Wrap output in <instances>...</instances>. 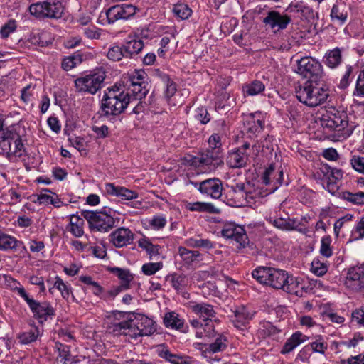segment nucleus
<instances>
[{"mask_svg":"<svg viewBox=\"0 0 364 364\" xmlns=\"http://www.w3.org/2000/svg\"><path fill=\"white\" fill-rule=\"evenodd\" d=\"M132 102L130 93L120 91L117 86L108 87L105 91L101 101L100 109L102 115L109 121L114 122L119 114L124 112L128 105Z\"/></svg>","mask_w":364,"mask_h":364,"instance_id":"nucleus-1","label":"nucleus"},{"mask_svg":"<svg viewBox=\"0 0 364 364\" xmlns=\"http://www.w3.org/2000/svg\"><path fill=\"white\" fill-rule=\"evenodd\" d=\"M296 97L308 107H316L326 102L329 97L328 90L320 87V82L306 81L296 87Z\"/></svg>","mask_w":364,"mask_h":364,"instance_id":"nucleus-2","label":"nucleus"},{"mask_svg":"<svg viewBox=\"0 0 364 364\" xmlns=\"http://www.w3.org/2000/svg\"><path fill=\"white\" fill-rule=\"evenodd\" d=\"M4 120L0 119V147L6 151V157L11 161L14 157L20 158L25 152L21 136L9 128L4 129Z\"/></svg>","mask_w":364,"mask_h":364,"instance_id":"nucleus-3","label":"nucleus"},{"mask_svg":"<svg viewBox=\"0 0 364 364\" xmlns=\"http://www.w3.org/2000/svg\"><path fill=\"white\" fill-rule=\"evenodd\" d=\"M288 273L285 270L270 267H258L252 272V276L262 284L277 289H283L287 282Z\"/></svg>","mask_w":364,"mask_h":364,"instance_id":"nucleus-4","label":"nucleus"},{"mask_svg":"<svg viewBox=\"0 0 364 364\" xmlns=\"http://www.w3.org/2000/svg\"><path fill=\"white\" fill-rule=\"evenodd\" d=\"M220 140V136L218 134L211 135L208 143L213 148L194 156L192 164L196 166H208L209 168L212 167L215 168L222 166L223 161L219 149L221 145Z\"/></svg>","mask_w":364,"mask_h":364,"instance_id":"nucleus-5","label":"nucleus"},{"mask_svg":"<svg viewBox=\"0 0 364 364\" xmlns=\"http://www.w3.org/2000/svg\"><path fill=\"white\" fill-rule=\"evenodd\" d=\"M104 210H106V208ZM81 215L87 220L91 230L103 232L109 231L120 221L119 218H114L106 210L100 212L82 210Z\"/></svg>","mask_w":364,"mask_h":364,"instance_id":"nucleus-6","label":"nucleus"},{"mask_svg":"<svg viewBox=\"0 0 364 364\" xmlns=\"http://www.w3.org/2000/svg\"><path fill=\"white\" fill-rule=\"evenodd\" d=\"M105 77V71L102 68L97 69L75 80L76 90L81 93L95 95L103 87Z\"/></svg>","mask_w":364,"mask_h":364,"instance_id":"nucleus-7","label":"nucleus"},{"mask_svg":"<svg viewBox=\"0 0 364 364\" xmlns=\"http://www.w3.org/2000/svg\"><path fill=\"white\" fill-rule=\"evenodd\" d=\"M28 9L32 16L39 19L60 18L64 12V6L57 0H47L32 4Z\"/></svg>","mask_w":364,"mask_h":364,"instance_id":"nucleus-8","label":"nucleus"},{"mask_svg":"<svg viewBox=\"0 0 364 364\" xmlns=\"http://www.w3.org/2000/svg\"><path fill=\"white\" fill-rule=\"evenodd\" d=\"M296 72L307 79L306 81L321 82L323 76L321 64L311 57H304L296 60Z\"/></svg>","mask_w":364,"mask_h":364,"instance_id":"nucleus-9","label":"nucleus"},{"mask_svg":"<svg viewBox=\"0 0 364 364\" xmlns=\"http://www.w3.org/2000/svg\"><path fill=\"white\" fill-rule=\"evenodd\" d=\"M17 291L29 306L33 316L38 319L41 323L47 321L49 316H53L55 314V309L50 303L47 301L38 302L31 298L23 287L18 288Z\"/></svg>","mask_w":364,"mask_h":364,"instance_id":"nucleus-10","label":"nucleus"},{"mask_svg":"<svg viewBox=\"0 0 364 364\" xmlns=\"http://www.w3.org/2000/svg\"><path fill=\"white\" fill-rule=\"evenodd\" d=\"M321 123L323 127L336 132H343V135L349 134L348 132L345 130L348 125V116L344 112L331 107L323 114Z\"/></svg>","mask_w":364,"mask_h":364,"instance_id":"nucleus-11","label":"nucleus"},{"mask_svg":"<svg viewBox=\"0 0 364 364\" xmlns=\"http://www.w3.org/2000/svg\"><path fill=\"white\" fill-rule=\"evenodd\" d=\"M129 338L150 336L156 331L154 321L144 315H132L129 318Z\"/></svg>","mask_w":364,"mask_h":364,"instance_id":"nucleus-12","label":"nucleus"},{"mask_svg":"<svg viewBox=\"0 0 364 364\" xmlns=\"http://www.w3.org/2000/svg\"><path fill=\"white\" fill-rule=\"evenodd\" d=\"M137 8L131 4H117L109 7L105 15L109 23H114L119 20H127L136 14Z\"/></svg>","mask_w":364,"mask_h":364,"instance_id":"nucleus-13","label":"nucleus"},{"mask_svg":"<svg viewBox=\"0 0 364 364\" xmlns=\"http://www.w3.org/2000/svg\"><path fill=\"white\" fill-rule=\"evenodd\" d=\"M344 284L353 291L364 293V264L350 267Z\"/></svg>","mask_w":364,"mask_h":364,"instance_id":"nucleus-14","label":"nucleus"},{"mask_svg":"<svg viewBox=\"0 0 364 364\" xmlns=\"http://www.w3.org/2000/svg\"><path fill=\"white\" fill-rule=\"evenodd\" d=\"M198 190L204 195L209 196L212 198L218 199L222 196L223 183L216 178H209L200 183L190 181Z\"/></svg>","mask_w":364,"mask_h":364,"instance_id":"nucleus-15","label":"nucleus"},{"mask_svg":"<svg viewBox=\"0 0 364 364\" xmlns=\"http://www.w3.org/2000/svg\"><path fill=\"white\" fill-rule=\"evenodd\" d=\"M222 235L230 239L238 244V248H243L249 243V239L245 229L240 225L233 223L225 225Z\"/></svg>","mask_w":364,"mask_h":364,"instance_id":"nucleus-16","label":"nucleus"},{"mask_svg":"<svg viewBox=\"0 0 364 364\" xmlns=\"http://www.w3.org/2000/svg\"><path fill=\"white\" fill-rule=\"evenodd\" d=\"M246 185L244 183H236L230 187L227 193L228 203L232 206L240 207L245 205V202H249Z\"/></svg>","mask_w":364,"mask_h":364,"instance_id":"nucleus-17","label":"nucleus"},{"mask_svg":"<svg viewBox=\"0 0 364 364\" xmlns=\"http://www.w3.org/2000/svg\"><path fill=\"white\" fill-rule=\"evenodd\" d=\"M262 182L265 185H272V189H277L284 183V173L281 169L276 171L274 164H270L263 173Z\"/></svg>","mask_w":364,"mask_h":364,"instance_id":"nucleus-18","label":"nucleus"},{"mask_svg":"<svg viewBox=\"0 0 364 364\" xmlns=\"http://www.w3.org/2000/svg\"><path fill=\"white\" fill-rule=\"evenodd\" d=\"M134 233L125 228H119L110 235V241L116 247H122L130 245L134 240Z\"/></svg>","mask_w":364,"mask_h":364,"instance_id":"nucleus-19","label":"nucleus"},{"mask_svg":"<svg viewBox=\"0 0 364 364\" xmlns=\"http://www.w3.org/2000/svg\"><path fill=\"white\" fill-rule=\"evenodd\" d=\"M105 191L109 195L119 197L125 200H136L139 198L137 192L125 187L115 186L111 183L105 184Z\"/></svg>","mask_w":364,"mask_h":364,"instance_id":"nucleus-20","label":"nucleus"},{"mask_svg":"<svg viewBox=\"0 0 364 364\" xmlns=\"http://www.w3.org/2000/svg\"><path fill=\"white\" fill-rule=\"evenodd\" d=\"M232 312L234 316L231 318V321L234 326L238 329L243 330L252 319V314L244 306L236 308Z\"/></svg>","mask_w":364,"mask_h":364,"instance_id":"nucleus-21","label":"nucleus"},{"mask_svg":"<svg viewBox=\"0 0 364 364\" xmlns=\"http://www.w3.org/2000/svg\"><path fill=\"white\" fill-rule=\"evenodd\" d=\"M291 18L287 15H281L278 11H270L264 18L263 22L269 24L272 28L277 26L279 29H284L290 23Z\"/></svg>","mask_w":364,"mask_h":364,"instance_id":"nucleus-22","label":"nucleus"},{"mask_svg":"<svg viewBox=\"0 0 364 364\" xmlns=\"http://www.w3.org/2000/svg\"><path fill=\"white\" fill-rule=\"evenodd\" d=\"M189 307L195 314L203 318L204 321H207L208 320L211 321V318L215 316V311L213 306L207 303L191 302Z\"/></svg>","mask_w":364,"mask_h":364,"instance_id":"nucleus-23","label":"nucleus"},{"mask_svg":"<svg viewBox=\"0 0 364 364\" xmlns=\"http://www.w3.org/2000/svg\"><path fill=\"white\" fill-rule=\"evenodd\" d=\"M248 156L240 149L228 154L227 164L230 168H242L247 164Z\"/></svg>","mask_w":364,"mask_h":364,"instance_id":"nucleus-24","label":"nucleus"},{"mask_svg":"<svg viewBox=\"0 0 364 364\" xmlns=\"http://www.w3.org/2000/svg\"><path fill=\"white\" fill-rule=\"evenodd\" d=\"M304 288V287L301 283H300L298 278L288 274L287 282H285V284L282 290L289 294L301 296Z\"/></svg>","mask_w":364,"mask_h":364,"instance_id":"nucleus-25","label":"nucleus"},{"mask_svg":"<svg viewBox=\"0 0 364 364\" xmlns=\"http://www.w3.org/2000/svg\"><path fill=\"white\" fill-rule=\"evenodd\" d=\"M308 339V337L301 332L294 333L285 343L281 353L287 354L293 350L296 346Z\"/></svg>","mask_w":364,"mask_h":364,"instance_id":"nucleus-26","label":"nucleus"},{"mask_svg":"<svg viewBox=\"0 0 364 364\" xmlns=\"http://www.w3.org/2000/svg\"><path fill=\"white\" fill-rule=\"evenodd\" d=\"M144 48V43L140 39H133L127 41L124 46V53L125 58H132L139 54Z\"/></svg>","mask_w":364,"mask_h":364,"instance_id":"nucleus-27","label":"nucleus"},{"mask_svg":"<svg viewBox=\"0 0 364 364\" xmlns=\"http://www.w3.org/2000/svg\"><path fill=\"white\" fill-rule=\"evenodd\" d=\"M84 220L77 215H71L70 223L67 229L76 237H80L84 234Z\"/></svg>","mask_w":364,"mask_h":364,"instance_id":"nucleus-28","label":"nucleus"},{"mask_svg":"<svg viewBox=\"0 0 364 364\" xmlns=\"http://www.w3.org/2000/svg\"><path fill=\"white\" fill-rule=\"evenodd\" d=\"M347 16V6L345 2L341 1L333 5L331 11V17L333 20L343 23L346 21Z\"/></svg>","mask_w":364,"mask_h":364,"instance_id":"nucleus-29","label":"nucleus"},{"mask_svg":"<svg viewBox=\"0 0 364 364\" xmlns=\"http://www.w3.org/2000/svg\"><path fill=\"white\" fill-rule=\"evenodd\" d=\"M20 245L21 242L14 237L0 230V250H16Z\"/></svg>","mask_w":364,"mask_h":364,"instance_id":"nucleus-30","label":"nucleus"},{"mask_svg":"<svg viewBox=\"0 0 364 364\" xmlns=\"http://www.w3.org/2000/svg\"><path fill=\"white\" fill-rule=\"evenodd\" d=\"M271 223L274 227L282 230H296V228L300 224L296 219H291L290 218H277L271 220Z\"/></svg>","mask_w":364,"mask_h":364,"instance_id":"nucleus-31","label":"nucleus"},{"mask_svg":"<svg viewBox=\"0 0 364 364\" xmlns=\"http://www.w3.org/2000/svg\"><path fill=\"white\" fill-rule=\"evenodd\" d=\"M178 252L183 261L188 265L201 260L200 254L197 250H189L186 247H179Z\"/></svg>","mask_w":364,"mask_h":364,"instance_id":"nucleus-32","label":"nucleus"},{"mask_svg":"<svg viewBox=\"0 0 364 364\" xmlns=\"http://www.w3.org/2000/svg\"><path fill=\"white\" fill-rule=\"evenodd\" d=\"M186 209L190 211L206 212L210 213H218V209L213 205L204 202L188 203L186 205Z\"/></svg>","mask_w":364,"mask_h":364,"instance_id":"nucleus-33","label":"nucleus"},{"mask_svg":"<svg viewBox=\"0 0 364 364\" xmlns=\"http://www.w3.org/2000/svg\"><path fill=\"white\" fill-rule=\"evenodd\" d=\"M164 323L166 327L179 329L183 326V320L179 318L178 314L168 312L164 318Z\"/></svg>","mask_w":364,"mask_h":364,"instance_id":"nucleus-34","label":"nucleus"},{"mask_svg":"<svg viewBox=\"0 0 364 364\" xmlns=\"http://www.w3.org/2000/svg\"><path fill=\"white\" fill-rule=\"evenodd\" d=\"M325 58V64L333 68L338 66L341 62V50L338 48H334L326 54Z\"/></svg>","mask_w":364,"mask_h":364,"instance_id":"nucleus-35","label":"nucleus"},{"mask_svg":"<svg viewBox=\"0 0 364 364\" xmlns=\"http://www.w3.org/2000/svg\"><path fill=\"white\" fill-rule=\"evenodd\" d=\"M39 336V330L36 326L32 327L29 331L19 333L18 338L22 344H29L35 341Z\"/></svg>","mask_w":364,"mask_h":364,"instance_id":"nucleus-36","label":"nucleus"},{"mask_svg":"<svg viewBox=\"0 0 364 364\" xmlns=\"http://www.w3.org/2000/svg\"><path fill=\"white\" fill-rule=\"evenodd\" d=\"M112 272L121 280L120 284L122 287H125V289L130 288V282L133 279V276L129 270L115 267L112 269Z\"/></svg>","mask_w":364,"mask_h":364,"instance_id":"nucleus-37","label":"nucleus"},{"mask_svg":"<svg viewBox=\"0 0 364 364\" xmlns=\"http://www.w3.org/2000/svg\"><path fill=\"white\" fill-rule=\"evenodd\" d=\"M148 85H129V90L132 93L134 100H139L144 98L149 92Z\"/></svg>","mask_w":364,"mask_h":364,"instance_id":"nucleus-38","label":"nucleus"},{"mask_svg":"<svg viewBox=\"0 0 364 364\" xmlns=\"http://www.w3.org/2000/svg\"><path fill=\"white\" fill-rule=\"evenodd\" d=\"M243 91L248 95H256L264 90L265 85L259 80H254L243 86Z\"/></svg>","mask_w":364,"mask_h":364,"instance_id":"nucleus-39","label":"nucleus"},{"mask_svg":"<svg viewBox=\"0 0 364 364\" xmlns=\"http://www.w3.org/2000/svg\"><path fill=\"white\" fill-rule=\"evenodd\" d=\"M110 329L115 336L123 335L129 338V332H128L130 331L129 318L126 321L114 323L110 327Z\"/></svg>","mask_w":364,"mask_h":364,"instance_id":"nucleus-40","label":"nucleus"},{"mask_svg":"<svg viewBox=\"0 0 364 364\" xmlns=\"http://www.w3.org/2000/svg\"><path fill=\"white\" fill-rule=\"evenodd\" d=\"M342 197L344 200L355 204L362 205H364V192L358 191L355 193H351L349 191H345L342 194Z\"/></svg>","mask_w":364,"mask_h":364,"instance_id":"nucleus-41","label":"nucleus"},{"mask_svg":"<svg viewBox=\"0 0 364 364\" xmlns=\"http://www.w3.org/2000/svg\"><path fill=\"white\" fill-rule=\"evenodd\" d=\"M227 338L223 335H218L215 342L210 343L206 348L207 350L215 353L223 351L227 348Z\"/></svg>","mask_w":364,"mask_h":364,"instance_id":"nucleus-42","label":"nucleus"},{"mask_svg":"<svg viewBox=\"0 0 364 364\" xmlns=\"http://www.w3.org/2000/svg\"><path fill=\"white\" fill-rule=\"evenodd\" d=\"M160 357L166 359L172 364H183V359L181 356L171 353L168 349L163 348L159 352Z\"/></svg>","mask_w":364,"mask_h":364,"instance_id":"nucleus-43","label":"nucleus"},{"mask_svg":"<svg viewBox=\"0 0 364 364\" xmlns=\"http://www.w3.org/2000/svg\"><path fill=\"white\" fill-rule=\"evenodd\" d=\"M173 11L174 14L182 20L187 19L192 13L188 6L183 4H176Z\"/></svg>","mask_w":364,"mask_h":364,"instance_id":"nucleus-44","label":"nucleus"},{"mask_svg":"<svg viewBox=\"0 0 364 364\" xmlns=\"http://www.w3.org/2000/svg\"><path fill=\"white\" fill-rule=\"evenodd\" d=\"M187 279L184 275H179L177 274L171 275V285L177 291L184 289L187 285Z\"/></svg>","mask_w":364,"mask_h":364,"instance_id":"nucleus-45","label":"nucleus"},{"mask_svg":"<svg viewBox=\"0 0 364 364\" xmlns=\"http://www.w3.org/2000/svg\"><path fill=\"white\" fill-rule=\"evenodd\" d=\"M123 53H124L123 46L119 47L118 46H115L109 49L107 56L111 60L119 61V60H122V58L123 57L125 58V54Z\"/></svg>","mask_w":364,"mask_h":364,"instance_id":"nucleus-46","label":"nucleus"},{"mask_svg":"<svg viewBox=\"0 0 364 364\" xmlns=\"http://www.w3.org/2000/svg\"><path fill=\"white\" fill-rule=\"evenodd\" d=\"M321 244L320 248L321 254L326 257H329L332 255V250L331 247V238L329 235H326L322 237Z\"/></svg>","mask_w":364,"mask_h":364,"instance_id":"nucleus-47","label":"nucleus"},{"mask_svg":"<svg viewBox=\"0 0 364 364\" xmlns=\"http://www.w3.org/2000/svg\"><path fill=\"white\" fill-rule=\"evenodd\" d=\"M146 79H147V75L144 72L136 71L134 74H132L129 77L130 85H138V84L148 85V82H146Z\"/></svg>","mask_w":364,"mask_h":364,"instance_id":"nucleus-48","label":"nucleus"},{"mask_svg":"<svg viewBox=\"0 0 364 364\" xmlns=\"http://www.w3.org/2000/svg\"><path fill=\"white\" fill-rule=\"evenodd\" d=\"M311 269L314 274L321 277L326 273L328 267L324 263L321 262L318 259H314L311 262Z\"/></svg>","mask_w":364,"mask_h":364,"instance_id":"nucleus-49","label":"nucleus"},{"mask_svg":"<svg viewBox=\"0 0 364 364\" xmlns=\"http://www.w3.org/2000/svg\"><path fill=\"white\" fill-rule=\"evenodd\" d=\"M163 267L162 262H150L142 266V272L146 275H152Z\"/></svg>","mask_w":364,"mask_h":364,"instance_id":"nucleus-50","label":"nucleus"},{"mask_svg":"<svg viewBox=\"0 0 364 364\" xmlns=\"http://www.w3.org/2000/svg\"><path fill=\"white\" fill-rule=\"evenodd\" d=\"M188 245L193 247H205L211 249L213 247V242L207 239H192L188 241Z\"/></svg>","mask_w":364,"mask_h":364,"instance_id":"nucleus-51","label":"nucleus"},{"mask_svg":"<svg viewBox=\"0 0 364 364\" xmlns=\"http://www.w3.org/2000/svg\"><path fill=\"white\" fill-rule=\"evenodd\" d=\"M195 118L201 124H206L210 120V116L205 107H198L196 110Z\"/></svg>","mask_w":364,"mask_h":364,"instance_id":"nucleus-52","label":"nucleus"},{"mask_svg":"<svg viewBox=\"0 0 364 364\" xmlns=\"http://www.w3.org/2000/svg\"><path fill=\"white\" fill-rule=\"evenodd\" d=\"M54 287L60 291L61 295L64 299H68L70 293V289L64 283L63 279L59 277H57L55 278Z\"/></svg>","mask_w":364,"mask_h":364,"instance_id":"nucleus-53","label":"nucleus"},{"mask_svg":"<svg viewBox=\"0 0 364 364\" xmlns=\"http://www.w3.org/2000/svg\"><path fill=\"white\" fill-rule=\"evenodd\" d=\"M163 80L166 83L165 96L166 98L171 97L176 92V85L171 81L168 75L164 74L162 77Z\"/></svg>","mask_w":364,"mask_h":364,"instance_id":"nucleus-54","label":"nucleus"},{"mask_svg":"<svg viewBox=\"0 0 364 364\" xmlns=\"http://www.w3.org/2000/svg\"><path fill=\"white\" fill-rule=\"evenodd\" d=\"M16 28V21L9 20L0 29V35L3 38H7L10 33H13Z\"/></svg>","mask_w":364,"mask_h":364,"instance_id":"nucleus-55","label":"nucleus"},{"mask_svg":"<svg viewBox=\"0 0 364 364\" xmlns=\"http://www.w3.org/2000/svg\"><path fill=\"white\" fill-rule=\"evenodd\" d=\"M352 235L355 240L363 239L364 237V215L361 216Z\"/></svg>","mask_w":364,"mask_h":364,"instance_id":"nucleus-56","label":"nucleus"},{"mask_svg":"<svg viewBox=\"0 0 364 364\" xmlns=\"http://www.w3.org/2000/svg\"><path fill=\"white\" fill-rule=\"evenodd\" d=\"M311 347L314 352L323 354L327 349V344L323 341L321 336H318V339L311 343Z\"/></svg>","mask_w":364,"mask_h":364,"instance_id":"nucleus-57","label":"nucleus"},{"mask_svg":"<svg viewBox=\"0 0 364 364\" xmlns=\"http://www.w3.org/2000/svg\"><path fill=\"white\" fill-rule=\"evenodd\" d=\"M353 168L360 173H364V157L353 156L350 160Z\"/></svg>","mask_w":364,"mask_h":364,"instance_id":"nucleus-58","label":"nucleus"},{"mask_svg":"<svg viewBox=\"0 0 364 364\" xmlns=\"http://www.w3.org/2000/svg\"><path fill=\"white\" fill-rule=\"evenodd\" d=\"M279 330L269 322L263 323V328L261 329V333L264 336L275 335Z\"/></svg>","mask_w":364,"mask_h":364,"instance_id":"nucleus-59","label":"nucleus"},{"mask_svg":"<svg viewBox=\"0 0 364 364\" xmlns=\"http://www.w3.org/2000/svg\"><path fill=\"white\" fill-rule=\"evenodd\" d=\"M150 224L155 229L163 228L166 224V220L163 216H154L150 222Z\"/></svg>","mask_w":364,"mask_h":364,"instance_id":"nucleus-60","label":"nucleus"},{"mask_svg":"<svg viewBox=\"0 0 364 364\" xmlns=\"http://www.w3.org/2000/svg\"><path fill=\"white\" fill-rule=\"evenodd\" d=\"M355 90L358 95L364 96V70L358 77Z\"/></svg>","mask_w":364,"mask_h":364,"instance_id":"nucleus-61","label":"nucleus"},{"mask_svg":"<svg viewBox=\"0 0 364 364\" xmlns=\"http://www.w3.org/2000/svg\"><path fill=\"white\" fill-rule=\"evenodd\" d=\"M352 73V67L348 66L347 70L341 78L338 87L341 89L346 88L349 85V76Z\"/></svg>","mask_w":364,"mask_h":364,"instance_id":"nucleus-62","label":"nucleus"},{"mask_svg":"<svg viewBox=\"0 0 364 364\" xmlns=\"http://www.w3.org/2000/svg\"><path fill=\"white\" fill-rule=\"evenodd\" d=\"M76 58L73 56H70L67 58H65L62 62V68L65 70H69L73 68L76 65V62L75 61Z\"/></svg>","mask_w":364,"mask_h":364,"instance_id":"nucleus-63","label":"nucleus"},{"mask_svg":"<svg viewBox=\"0 0 364 364\" xmlns=\"http://www.w3.org/2000/svg\"><path fill=\"white\" fill-rule=\"evenodd\" d=\"M353 320L364 326V311L362 309H357L352 314Z\"/></svg>","mask_w":364,"mask_h":364,"instance_id":"nucleus-64","label":"nucleus"}]
</instances>
